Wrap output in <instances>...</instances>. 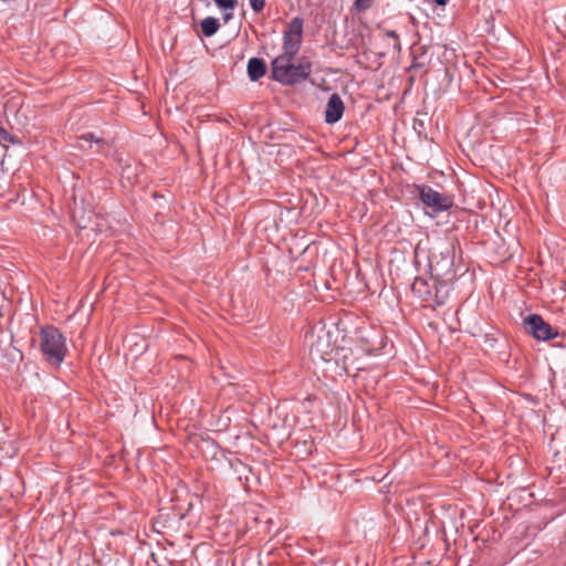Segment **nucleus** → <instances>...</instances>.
Wrapping results in <instances>:
<instances>
[{
    "instance_id": "f257e3e1",
    "label": "nucleus",
    "mask_w": 566,
    "mask_h": 566,
    "mask_svg": "<svg viewBox=\"0 0 566 566\" xmlns=\"http://www.w3.org/2000/svg\"><path fill=\"white\" fill-rule=\"evenodd\" d=\"M292 61L293 59L275 57L271 63L272 77L284 85L305 81L312 72V63L304 57L297 64Z\"/></svg>"
},
{
    "instance_id": "f03ea898",
    "label": "nucleus",
    "mask_w": 566,
    "mask_h": 566,
    "mask_svg": "<svg viewBox=\"0 0 566 566\" xmlns=\"http://www.w3.org/2000/svg\"><path fill=\"white\" fill-rule=\"evenodd\" d=\"M40 339L41 352L46 361L52 365L60 366L63 363L67 350L65 337L57 328L46 326L41 329Z\"/></svg>"
},
{
    "instance_id": "7ed1b4c3",
    "label": "nucleus",
    "mask_w": 566,
    "mask_h": 566,
    "mask_svg": "<svg viewBox=\"0 0 566 566\" xmlns=\"http://www.w3.org/2000/svg\"><path fill=\"white\" fill-rule=\"evenodd\" d=\"M306 339L310 342V356L315 364H329L334 360L336 347L332 343L329 332L325 331L323 327L313 329L306 335Z\"/></svg>"
},
{
    "instance_id": "20e7f679",
    "label": "nucleus",
    "mask_w": 566,
    "mask_h": 566,
    "mask_svg": "<svg viewBox=\"0 0 566 566\" xmlns=\"http://www.w3.org/2000/svg\"><path fill=\"white\" fill-rule=\"evenodd\" d=\"M420 201L431 210L429 214L436 217L439 213L449 210L453 206V199L444 196L430 186L422 185L418 187Z\"/></svg>"
},
{
    "instance_id": "39448f33",
    "label": "nucleus",
    "mask_w": 566,
    "mask_h": 566,
    "mask_svg": "<svg viewBox=\"0 0 566 566\" xmlns=\"http://www.w3.org/2000/svg\"><path fill=\"white\" fill-rule=\"evenodd\" d=\"M303 20L298 17L293 18L284 32L283 53L277 57L294 59L302 45Z\"/></svg>"
},
{
    "instance_id": "423d86ee",
    "label": "nucleus",
    "mask_w": 566,
    "mask_h": 566,
    "mask_svg": "<svg viewBox=\"0 0 566 566\" xmlns=\"http://www.w3.org/2000/svg\"><path fill=\"white\" fill-rule=\"evenodd\" d=\"M524 327L528 334L538 340H549L558 335L557 329L553 328L537 314L526 316L524 318Z\"/></svg>"
},
{
    "instance_id": "0eeeda50",
    "label": "nucleus",
    "mask_w": 566,
    "mask_h": 566,
    "mask_svg": "<svg viewBox=\"0 0 566 566\" xmlns=\"http://www.w3.org/2000/svg\"><path fill=\"white\" fill-rule=\"evenodd\" d=\"M344 113V103L336 93L332 94L325 109V122L327 124L337 123Z\"/></svg>"
},
{
    "instance_id": "6e6552de",
    "label": "nucleus",
    "mask_w": 566,
    "mask_h": 566,
    "mask_svg": "<svg viewBox=\"0 0 566 566\" xmlns=\"http://www.w3.org/2000/svg\"><path fill=\"white\" fill-rule=\"evenodd\" d=\"M266 65L262 59L252 57L248 62V75L251 81H258L265 75Z\"/></svg>"
},
{
    "instance_id": "1a4fd4ad",
    "label": "nucleus",
    "mask_w": 566,
    "mask_h": 566,
    "mask_svg": "<svg viewBox=\"0 0 566 566\" xmlns=\"http://www.w3.org/2000/svg\"><path fill=\"white\" fill-rule=\"evenodd\" d=\"M220 28L219 20L213 17H207L201 21V31L205 36L214 35Z\"/></svg>"
},
{
    "instance_id": "9d476101",
    "label": "nucleus",
    "mask_w": 566,
    "mask_h": 566,
    "mask_svg": "<svg viewBox=\"0 0 566 566\" xmlns=\"http://www.w3.org/2000/svg\"><path fill=\"white\" fill-rule=\"evenodd\" d=\"M426 285V280L417 277L412 283L413 293L418 294L419 296H424L429 294V291L424 290Z\"/></svg>"
},
{
    "instance_id": "9b49d317",
    "label": "nucleus",
    "mask_w": 566,
    "mask_h": 566,
    "mask_svg": "<svg viewBox=\"0 0 566 566\" xmlns=\"http://www.w3.org/2000/svg\"><path fill=\"white\" fill-rule=\"evenodd\" d=\"M78 139H80L78 146L81 148H84V145L82 144V142H86V143H90V144L93 143V142L96 143V144L102 143V139L95 137V135L93 133L83 134Z\"/></svg>"
},
{
    "instance_id": "f8f14e48",
    "label": "nucleus",
    "mask_w": 566,
    "mask_h": 566,
    "mask_svg": "<svg viewBox=\"0 0 566 566\" xmlns=\"http://www.w3.org/2000/svg\"><path fill=\"white\" fill-rule=\"evenodd\" d=\"M214 3L223 10H232L235 7V0H213Z\"/></svg>"
},
{
    "instance_id": "ddd939ff",
    "label": "nucleus",
    "mask_w": 566,
    "mask_h": 566,
    "mask_svg": "<svg viewBox=\"0 0 566 566\" xmlns=\"http://www.w3.org/2000/svg\"><path fill=\"white\" fill-rule=\"evenodd\" d=\"M371 0H355V9L359 12L366 11L371 7Z\"/></svg>"
},
{
    "instance_id": "4468645a",
    "label": "nucleus",
    "mask_w": 566,
    "mask_h": 566,
    "mask_svg": "<svg viewBox=\"0 0 566 566\" xmlns=\"http://www.w3.org/2000/svg\"><path fill=\"white\" fill-rule=\"evenodd\" d=\"M250 6L253 11L260 12L265 6V0H250Z\"/></svg>"
},
{
    "instance_id": "2eb2a0df",
    "label": "nucleus",
    "mask_w": 566,
    "mask_h": 566,
    "mask_svg": "<svg viewBox=\"0 0 566 566\" xmlns=\"http://www.w3.org/2000/svg\"><path fill=\"white\" fill-rule=\"evenodd\" d=\"M386 36L395 40L394 48L400 49L399 36L396 31H387Z\"/></svg>"
},
{
    "instance_id": "dca6fc26",
    "label": "nucleus",
    "mask_w": 566,
    "mask_h": 566,
    "mask_svg": "<svg viewBox=\"0 0 566 566\" xmlns=\"http://www.w3.org/2000/svg\"><path fill=\"white\" fill-rule=\"evenodd\" d=\"M10 139V134L7 132V129H4L2 126H0V142L2 140H9Z\"/></svg>"
},
{
    "instance_id": "f3484780",
    "label": "nucleus",
    "mask_w": 566,
    "mask_h": 566,
    "mask_svg": "<svg viewBox=\"0 0 566 566\" xmlns=\"http://www.w3.org/2000/svg\"><path fill=\"white\" fill-rule=\"evenodd\" d=\"M432 1L439 6H446L449 0H432Z\"/></svg>"
},
{
    "instance_id": "a211bd4d",
    "label": "nucleus",
    "mask_w": 566,
    "mask_h": 566,
    "mask_svg": "<svg viewBox=\"0 0 566 566\" xmlns=\"http://www.w3.org/2000/svg\"><path fill=\"white\" fill-rule=\"evenodd\" d=\"M231 18H232V13L231 12L230 13L227 12L223 15V19H224L226 22L229 21Z\"/></svg>"
}]
</instances>
